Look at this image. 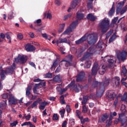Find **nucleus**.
I'll return each instance as SVG.
<instances>
[{
	"label": "nucleus",
	"instance_id": "nucleus-1",
	"mask_svg": "<svg viewBox=\"0 0 127 127\" xmlns=\"http://www.w3.org/2000/svg\"><path fill=\"white\" fill-rule=\"evenodd\" d=\"M86 40H87V42L90 45H92V44H94L97 42L98 37L95 34H85L84 36L76 41L75 43L76 44H77V45H79V44L83 43V42H84V41H86Z\"/></svg>",
	"mask_w": 127,
	"mask_h": 127
},
{
	"label": "nucleus",
	"instance_id": "nucleus-2",
	"mask_svg": "<svg viewBox=\"0 0 127 127\" xmlns=\"http://www.w3.org/2000/svg\"><path fill=\"white\" fill-rule=\"evenodd\" d=\"M99 27L102 33H106L110 29V20L108 18H105L99 23Z\"/></svg>",
	"mask_w": 127,
	"mask_h": 127
},
{
	"label": "nucleus",
	"instance_id": "nucleus-3",
	"mask_svg": "<svg viewBox=\"0 0 127 127\" xmlns=\"http://www.w3.org/2000/svg\"><path fill=\"white\" fill-rule=\"evenodd\" d=\"M14 69H15V64L13 63V66L7 68L6 70H2L0 73L1 80H3L5 78L6 74H12Z\"/></svg>",
	"mask_w": 127,
	"mask_h": 127
},
{
	"label": "nucleus",
	"instance_id": "nucleus-4",
	"mask_svg": "<svg viewBox=\"0 0 127 127\" xmlns=\"http://www.w3.org/2000/svg\"><path fill=\"white\" fill-rule=\"evenodd\" d=\"M127 52L123 51L121 52V51H118L116 52V56L119 61L125 62L127 59Z\"/></svg>",
	"mask_w": 127,
	"mask_h": 127
},
{
	"label": "nucleus",
	"instance_id": "nucleus-5",
	"mask_svg": "<svg viewBox=\"0 0 127 127\" xmlns=\"http://www.w3.org/2000/svg\"><path fill=\"white\" fill-rule=\"evenodd\" d=\"M94 48L90 47L88 50V53H86L83 57V58L80 60V61H85V60H87V59H91L92 56H93V52H94Z\"/></svg>",
	"mask_w": 127,
	"mask_h": 127
},
{
	"label": "nucleus",
	"instance_id": "nucleus-6",
	"mask_svg": "<svg viewBox=\"0 0 127 127\" xmlns=\"http://www.w3.org/2000/svg\"><path fill=\"white\" fill-rule=\"evenodd\" d=\"M67 60H63L60 63V66L62 65V64H64L65 67H68V66L71 65V61L73 59V56L71 55H68L66 57Z\"/></svg>",
	"mask_w": 127,
	"mask_h": 127
},
{
	"label": "nucleus",
	"instance_id": "nucleus-7",
	"mask_svg": "<svg viewBox=\"0 0 127 127\" xmlns=\"http://www.w3.org/2000/svg\"><path fill=\"white\" fill-rule=\"evenodd\" d=\"M27 61V57L23 55H19L17 58L15 59V62L16 63H20V64H23Z\"/></svg>",
	"mask_w": 127,
	"mask_h": 127
},
{
	"label": "nucleus",
	"instance_id": "nucleus-8",
	"mask_svg": "<svg viewBox=\"0 0 127 127\" xmlns=\"http://www.w3.org/2000/svg\"><path fill=\"white\" fill-rule=\"evenodd\" d=\"M8 95L9 104L11 105H16L17 104V99L10 93H9Z\"/></svg>",
	"mask_w": 127,
	"mask_h": 127
},
{
	"label": "nucleus",
	"instance_id": "nucleus-9",
	"mask_svg": "<svg viewBox=\"0 0 127 127\" xmlns=\"http://www.w3.org/2000/svg\"><path fill=\"white\" fill-rule=\"evenodd\" d=\"M99 69H100V68L99 67L98 64L95 63L91 69L92 75L96 76V75H97V73H98V70H99Z\"/></svg>",
	"mask_w": 127,
	"mask_h": 127
},
{
	"label": "nucleus",
	"instance_id": "nucleus-10",
	"mask_svg": "<svg viewBox=\"0 0 127 127\" xmlns=\"http://www.w3.org/2000/svg\"><path fill=\"white\" fill-rule=\"evenodd\" d=\"M126 1H123V2H120L118 3L117 6L116 7V13L117 14H119L120 12H121V10H122V8H123V6H124V4Z\"/></svg>",
	"mask_w": 127,
	"mask_h": 127
},
{
	"label": "nucleus",
	"instance_id": "nucleus-11",
	"mask_svg": "<svg viewBox=\"0 0 127 127\" xmlns=\"http://www.w3.org/2000/svg\"><path fill=\"white\" fill-rule=\"evenodd\" d=\"M25 50L27 52L35 51L36 48L35 47L33 46V45H31L30 44H27L26 45L25 47Z\"/></svg>",
	"mask_w": 127,
	"mask_h": 127
},
{
	"label": "nucleus",
	"instance_id": "nucleus-12",
	"mask_svg": "<svg viewBox=\"0 0 127 127\" xmlns=\"http://www.w3.org/2000/svg\"><path fill=\"white\" fill-rule=\"evenodd\" d=\"M84 77H85V72L81 71L77 76L76 82H82Z\"/></svg>",
	"mask_w": 127,
	"mask_h": 127
},
{
	"label": "nucleus",
	"instance_id": "nucleus-13",
	"mask_svg": "<svg viewBox=\"0 0 127 127\" xmlns=\"http://www.w3.org/2000/svg\"><path fill=\"white\" fill-rule=\"evenodd\" d=\"M73 31V30L72 29V27H68L61 35H69L71 32Z\"/></svg>",
	"mask_w": 127,
	"mask_h": 127
},
{
	"label": "nucleus",
	"instance_id": "nucleus-14",
	"mask_svg": "<svg viewBox=\"0 0 127 127\" xmlns=\"http://www.w3.org/2000/svg\"><path fill=\"white\" fill-rule=\"evenodd\" d=\"M104 92H105V89L104 87L102 88H100V90L96 92V96L97 97H101L102 96H103V94L104 93Z\"/></svg>",
	"mask_w": 127,
	"mask_h": 127
},
{
	"label": "nucleus",
	"instance_id": "nucleus-15",
	"mask_svg": "<svg viewBox=\"0 0 127 127\" xmlns=\"http://www.w3.org/2000/svg\"><path fill=\"white\" fill-rule=\"evenodd\" d=\"M84 17V14H83L81 12H77L76 13V17L77 18V20L79 21V20H81V19H83Z\"/></svg>",
	"mask_w": 127,
	"mask_h": 127
},
{
	"label": "nucleus",
	"instance_id": "nucleus-16",
	"mask_svg": "<svg viewBox=\"0 0 127 127\" xmlns=\"http://www.w3.org/2000/svg\"><path fill=\"white\" fill-rule=\"evenodd\" d=\"M48 105V103L46 101L42 102L41 103V105L39 107V109L40 110H44L45 109V107Z\"/></svg>",
	"mask_w": 127,
	"mask_h": 127
},
{
	"label": "nucleus",
	"instance_id": "nucleus-17",
	"mask_svg": "<svg viewBox=\"0 0 127 127\" xmlns=\"http://www.w3.org/2000/svg\"><path fill=\"white\" fill-rule=\"evenodd\" d=\"M87 18H88V19H90V20H92V21H94L96 20V19H97V17L94 16V15H93V14L92 13L88 14Z\"/></svg>",
	"mask_w": 127,
	"mask_h": 127
},
{
	"label": "nucleus",
	"instance_id": "nucleus-18",
	"mask_svg": "<svg viewBox=\"0 0 127 127\" xmlns=\"http://www.w3.org/2000/svg\"><path fill=\"white\" fill-rule=\"evenodd\" d=\"M106 65H102V68L99 70V74H100V75H104V74H105V72H106Z\"/></svg>",
	"mask_w": 127,
	"mask_h": 127
},
{
	"label": "nucleus",
	"instance_id": "nucleus-19",
	"mask_svg": "<svg viewBox=\"0 0 127 127\" xmlns=\"http://www.w3.org/2000/svg\"><path fill=\"white\" fill-rule=\"evenodd\" d=\"M12 34V33L11 32H7L5 34L6 38L9 40V43H11V38L10 36Z\"/></svg>",
	"mask_w": 127,
	"mask_h": 127
},
{
	"label": "nucleus",
	"instance_id": "nucleus-20",
	"mask_svg": "<svg viewBox=\"0 0 127 127\" xmlns=\"http://www.w3.org/2000/svg\"><path fill=\"white\" fill-rule=\"evenodd\" d=\"M112 120H113V116L112 114L110 115V117L106 122V127H110L112 125Z\"/></svg>",
	"mask_w": 127,
	"mask_h": 127
},
{
	"label": "nucleus",
	"instance_id": "nucleus-21",
	"mask_svg": "<svg viewBox=\"0 0 127 127\" xmlns=\"http://www.w3.org/2000/svg\"><path fill=\"white\" fill-rule=\"evenodd\" d=\"M31 86H28L26 89V97H29V95L31 94Z\"/></svg>",
	"mask_w": 127,
	"mask_h": 127
},
{
	"label": "nucleus",
	"instance_id": "nucleus-22",
	"mask_svg": "<svg viewBox=\"0 0 127 127\" xmlns=\"http://www.w3.org/2000/svg\"><path fill=\"white\" fill-rule=\"evenodd\" d=\"M114 4L113 3L111 9L109 11V16H113L114 13H115V7L114 6Z\"/></svg>",
	"mask_w": 127,
	"mask_h": 127
},
{
	"label": "nucleus",
	"instance_id": "nucleus-23",
	"mask_svg": "<svg viewBox=\"0 0 127 127\" xmlns=\"http://www.w3.org/2000/svg\"><path fill=\"white\" fill-rule=\"evenodd\" d=\"M53 81L54 82H61V77H60V75H57L55 77L53 78Z\"/></svg>",
	"mask_w": 127,
	"mask_h": 127
},
{
	"label": "nucleus",
	"instance_id": "nucleus-24",
	"mask_svg": "<svg viewBox=\"0 0 127 127\" xmlns=\"http://www.w3.org/2000/svg\"><path fill=\"white\" fill-rule=\"evenodd\" d=\"M82 53H83V51H82V49H79L78 50H76L75 55L77 57H81Z\"/></svg>",
	"mask_w": 127,
	"mask_h": 127
},
{
	"label": "nucleus",
	"instance_id": "nucleus-25",
	"mask_svg": "<svg viewBox=\"0 0 127 127\" xmlns=\"http://www.w3.org/2000/svg\"><path fill=\"white\" fill-rule=\"evenodd\" d=\"M109 118V115H108V114L106 113L105 114H104L102 116L101 121L102 123H104L105 121H106V120H108Z\"/></svg>",
	"mask_w": 127,
	"mask_h": 127
},
{
	"label": "nucleus",
	"instance_id": "nucleus-26",
	"mask_svg": "<svg viewBox=\"0 0 127 127\" xmlns=\"http://www.w3.org/2000/svg\"><path fill=\"white\" fill-rule=\"evenodd\" d=\"M78 20H76L75 21L73 22L71 25L69 26V27H71L72 30L74 29L77 25H78Z\"/></svg>",
	"mask_w": 127,
	"mask_h": 127
},
{
	"label": "nucleus",
	"instance_id": "nucleus-27",
	"mask_svg": "<svg viewBox=\"0 0 127 127\" xmlns=\"http://www.w3.org/2000/svg\"><path fill=\"white\" fill-rule=\"evenodd\" d=\"M121 111L125 114V115L127 114V107H126L124 105H122L121 106Z\"/></svg>",
	"mask_w": 127,
	"mask_h": 127
},
{
	"label": "nucleus",
	"instance_id": "nucleus-28",
	"mask_svg": "<svg viewBox=\"0 0 127 127\" xmlns=\"http://www.w3.org/2000/svg\"><path fill=\"white\" fill-rule=\"evenodd\" d=\"M76 6H77V5L76 4H74V3L72 2L70 7L67 10L68 12H70V11H71V9H74Z\"/></svg>",
	"mask_w": 127,
	"mask_h": 127
},
{
	"label": "nucleus",
	"instance_id": "nucleus-29",
	"mask_svg": "<svg viewBox=\"0 0 127 127\" xmlns=\"http://www.w3.org/2000/svg\"><path fill=\"white\" fill-rule=\"evenodd\" d=\"M114 80H115V84L116 86H119L120 85V82L121 81V79L119 77L116 76L114 77Z\"/></svg>",
	"mask_w": 127,
	"mask_h": 127
},
{
	"label": "nucleus",
	"instance_id": "nucleus-30",
	"mask_svg": "<svg viewBox=\"0 0 127 127\" xmlns=\"http://www.w3.org/2000/svg\"><path fill=\"white\" fill-rule=\"evenodd\" d=\"M121 75H123L124 77H126L127 75V70L126 68V66H124L123 67V70L121 73Z\"/></svg>",
	"mask_w": 127,
	"mask_h": 127
},
{
	"label": "nucleus",
	"instance_id": "nucleus-31",
	"mask_svg": "<svg viewBox=\"0 0 127 127\" xmlns=\"http://www.w3.org/2000/svg\"><path fill=\"white\" fill-rule=\"evenodd\" d=\"M37 105H38V102L35 101L32 104L31 106H29V108H31V109L36 108L37 107Z\"/></svg>",
	"mask_w": 127,
	"mask_h": 127
},
{
	"label": "nucleus",
	"instance_id": "nucleus-32",
	"mask_svg": "<svg viewBox=\"0 0 127 127\" xmlns=\"http://www.w3.org/2000/svg\"><path fill=\"white\" fill-rule=\"evenodd\" d=\"M123 119H124V114H119V120H116L115 121V124H117L119 121H121L122 122V121H123Z\"/></svg>",
	"mask_w": 127,
	"mask_h": 127
},
{
	"label": "nucleus",
	"instance_id": "nucleus-33",
	"mask_svg": "<svg viewBox=\"0 0 127 127\" xmlns=\"http://www.w3.org/2000/svg\"><path fill=\"white\" fill-rule=\"evenodd\" d=\"M64 97H66V95H62L60 97V101L62 105H64L65 104V100H64Z\"/></svg>",
	"mask_w": 127,
	"mask_h": 127
},
{
	"label": "nucleus",
	"instance_id": "nucleus-34",
	"mask_svg": "<svg viewBox=\"0 0 127 127\" xmlns=\"http://www.w3.org/2000/svg\"><path fill=\"white\" fill-rule=\"evenodd\" d=\"M88 101V96H83V100L82 101V105H85Z\"/></svg>",
	"mask_w": 127,
	"mask_h": 127
},
{
	"label": "nucleus",
	"instance_id": "nucleus-35",
	"mask_svg": "<svg viewBox=\"0 0 127 127\" xmlns=\"http://www.w3.org/2000/svg\"><path fill=\"white\" fill-rule=\"evenodd\" d=\"M127 93L125 92L124 94V96L122 98L121 100L124 101V102H125V103H127Z\"/></svg>",
	"mask_w": 127,
	"mask_h": 127
},
{
	"label": "nucleus",
	"instance_id": "nucleus-36",
	"mask_svg": "<svg viewBox=\"0 0 127 127\" xmlns=\"http://www.w3.org/2000/svg\"><path fill=\"white\" fill-rule=\"evenodd\" d=\"M127 5H125L124 7L121 10V15H123L124 13H125V12H127Z\"/></svg>",
	"mask_w": 127,
	"mask_h": 127
},
{
	"label": "nucleus",
	"instance_id": "nucleus-37",
	"mask_svg": "<svg viewBox=\"0 0 127 127\" xmlns=\"http://www.w3.org/2000/svg\"><path fill=\"white\" fill-rule=\"evenodd\" d=\"M104 45H105V44L103 42L99 41L97 45V47H98V48H100V49H102V48H103V46Z\"/></svg>",
	"mask_w": 127,
	"mask_h": 127
},
{
	"label": "nucleus",
	"instance_id": "nucleus-38",
	"mask_svg": "<svg viewBox=\"0 0 127 127\" xmlns=\"http://www.w3.org/2000/svg\"><path fill=\"white\" fill-rule=\"evenodd\" d=\"M116 38H117V35H116V34H114L109 39V43H111V42H113V41H114V40H115V39H116Z\"/></svg>",
	"mask_w": 127,
	"mask_h": 127
},
{
	"label": "nucleus",
	"instance_id": "nucleus-39",
	"mask_svg": "<svg viewBox=\"0 0 127 127\" xmlns=\"http://www.w3.org/2000/svg\"><path fill=\"white\" fill-rule=\"evenodd\" d=\"M101 85V83L98 82V81H94L92 87L93 88H96V87H98V86Z\"/></svg>",
	"mask_w": 127,
	"mask_h": 127
},
{
	"label": "nucleus",
	"instance_id": "nucleus-40",
	"mask_svg": "<svg viewBox=\"0 0 127 127\" xmlns=\"http://www.w3.org/2000/svg\"><path fill=\"white\" fill-rule=\"evenodd\" d=\"M76 117H78L79 119H83L82 116L81 117L80 116L81 114H82V112H81V111L77 110L76 111Z\"/></svg>",
	"mask_w": 127,
	"mask_h": 127
},
{
	"label": "nucleus",
	"instance_id": "nucleus-41",
	"mask_svg": "<svg viewBox=\"0 0 127 127\" xmlns=\"http://www.w3.org/2000/svg\"><path fill=\"white\" fill-rule=\"evenodd\" d=\"M91 61H87V62L85 63V68H90L91 67Z\"/></svg>",
	"mask_w": 127,
	"mask_h": 127
},
{
	"label": "nucleus",
	"instance_id": "nucleus-42",
	"mask_svg": "<svg viewBox=\"0 0 127 127\" xmlns=\"http://www.w3.org/2000/svg\"><path fill=\"white\" fill-rule=\"evenodd\" d=\"M60 43H67L68 42V41L67 40V38H60Z\"/></svg>",
	"mask_w": 127,
	"mask_h": 127
},
{
	"label": "nucleus",
	"instance_id": "nucleus-43",
	"mask_svg": "<svg viewBox=\"0 0 127 127\" xmlns=\"http://www.w3.org/2000/svg\"><path fill=\"white\" fill-rule=\"evenodd\" d=\"M58 64V62L57 61H55V62H54L53 65L52 66L51 69V70H52V69H53V68H56V66H57V64Z\"/></svg>",
	"mask_w": 127,
	"mask_h": 127
},
{
	"label": "nucleus",
	"instance_id": "nucleus-44",
	"mask_svg": "<svg viewBox=\"0 0 127 127\" xmlns=\"http://www.w3.org/2000/svg\"><path fill=\"white\" fill-rule=\"evenodd\" d=\"M26 115H24V117H23V120H24V118H26V120H27V121H29V120H30V118H31V115L30 114V113H29L27 116H26Z\"/></svg>",
	"mask_w": 127,
	"mask_h": 127
},
{
	"label": "nucleus",
	"instance_id": "nucleus-45",
	"mask_svg": "<svg viewBox=\"0 0 127 127\" xmlns=\"http://www.w3.org/2000/svg\"><path fill=\"white\" fill-rule=\"evenodd\" d=\"M1 96L2 99L5 100V99H7V98H8V94L7 93H4L2 94Z\"/></svg>",
	"mask_w": 127,
	"mask_h": 127
},
{
	"label": "nucleus",
	"instance_id": "nucleus-46",
	"mask_svg": "<svg viewBox=\"0 0 127 127\" xmlns=\"http://www.w3.org/2000/svg\"><path fill=\"white\" fill-rule=\"evenodd\" d=\"M80 120L81 121V124H84V123H86V122H88L89 118H86L84 119H83V117H82V118H80Z\"/></svg>",
	"mask_w": 127,
	"mask_h": 127
},
{
	"label": "nucleus",
	"instance_id": "nucleus-47",
	"mask_svg": "<svg viewBox=\"0 0 127 127\" xmlns=\"http://www.w3.org/2000/svg\"><path fill=\"white\" fill-rule=\"evenodd\" d=\"M87 111L88 109H87V107L85 105H83L82 107V113H83V114H86Z\"/></svg>",
	"mask_w": 127,
	"mask_h": 127
},
{
	"label": "nucleus",
	"instance_id": "nucleus-48",
	"mask_svg": "<svg viewBox=\"0 0 127 127\" xmlns=\"http://www.w3.org/2000/svg\"><path fill=\"white\" fill-rule=\"evenodd\" d=\"M65 110L64 109H63V110H62L60 111V113L61 115V117L62 118H64V114H65Z\"/></svg>",
	"mask_w": 127,
	"mask_h": 127
},
{
	"label": "nucleus",
	"instance_id": "nucleus-49",
	"mask_svg": "<svg viewBox=\"0 0 127 127\" xmlns=\"http://www.w3.org/2000/svg\"><path fill=\"white\" fill-rule=\"evenodd\" d=\"M45 78H52V73L48 72L45 75Z\"/></svg>",
	"mask_w": 127,
	"mask_h": 127
},
{
	"label": "nucleus",
	"instance_id": "nucleus-50",
	"mask_svg": "<svg viewBox=\"0 0 127 127\" xmlns=\"http://www.w3.org/2000/svg\"><path fill=\"white\" fill-rule=\"evenodd\" d=\"M110 99H111V100H114V99H115V98H116V97H117V96L116 95V94L115 93H112V94H110L109 96Z\"/></svg>",
	"mask_w": 127,
	"mask_h": 127
},
{
	"label": "nucleus",
	"instance_id": "nucleus-51",
	"mask_svg": "<svg viewBox=\"0 0 127 127\" xmlns=\"http://www.w3.org/2000/svg\"><path fill=\"white\" fill-rule=\"evenodd\" d=\"M110 83V80L109 79H105V81L103 82V86H107Z\"/></svg>",
	"mask_w": 127,
	"mask_h": 127
},
{
	"label": "nucleus",
	"instance_id": "nucleus-52",
	"mask_svg": "<svg viewBox=\"0 0 127 127\" xmlns=\"http://www.w3.org/2000/svg\"><path fill=\"white\" fill-rule=\"evenodd\" d=\"M72 16V14H68V15H64V20H66V19L71 17Z\"/></svg>",
	"mask_w": 127,
	"mask_h": 127
},
{
	"label": "nucleus",
	"instance_id": "nucleus-53",
	"mask_svg": "<svg viewBox=\"0 0 127 127\" xmlns=\"http://www.w3.org/2000/svg\"><path fill=\"white\" fill-rule=\"evenodd\" d=\"M66 112L68 113H71V108H70V105H67L66 106Z\"/></svg>",
	"mask_w": 127,
	"mask_h": 127
},
{
	"label": "nucleus",
	"instance_id": "nucleus-54",
	"mask_svg": "<svg viewBox=\"0 0 127 127\" xmlns=\"http://www.w3.org/2000/svg\"><path fill=\"white\" fill-rule=\"evenodd\" d=\"M53 121H58V116L57 115V114H55L53 115Z\"/></svg>",
	"mask_w": 127,
	"mask_h": 127
},
{
	"label": "nucleus",
	"instance_id": "nucleus-55",
	"mask_svg": "<svg viewBox=\"0 0 127 127\" xmlns=\"http://www.w3.org/2000/svg\"><path fill=\"white\" fill-rule=\"evenodd\" d=\"M66 91H67V88H64L63 89H62L61 91L59 93V95H62L63 94L65 93V92H66Z\"/></svg>",
	"mask_w": 127,
	"mask_h": 127
},
{
	"label": "nucleus",
	"instance_id": "nucleus-56",
	"mask_svg": "<svg viewBox=\"0 0 127 127\" xmlns=\"http://www.w3.org/2000/svg\"><path fill=\"white\" fill-rule=\"evenodd\" d=\"M18 124V122L17 121H15L13 122L12 123L10 124L11 127H16V125Z\"/></svg>",
	"mask_w": 127,
	"mask_h": 127
},
{
	"label": "nucleus",
	"instance_id": "nucleus-57",
	"mask_svg": "<svg viewBox=\"0 0 127 127\" xmlns=\"http://www.w3.org/2000/svg\"><path fill=\"white\" fill-rule=\"evenodd\" d=\"M87 7L89 9L93 8V3L92 2H89L87 3Z\"/></svg>",
	"mask_w": 127,
	"mask_h": 127
},
{
	"label": "nucleus",
	"instance_id": "nucleus-58",
	"mask_svg": "<svg viewBox=\"0 0 127 127\" xmlns=\"http://www.w3.org/2000/svg\"><path fill=\"white\" fill-rule=\"evenodd\" d=\"M42 85V82H40L38 84H36L35 86H34V88L35 89H38V87H39V86H41Z\"/></svg>",
	"mask_w": 127,
	"mask_h": 127
},
{
	"label": "nucleus",
	"instance_id": "nucleus-59",
	"mask_svg": "<svg viewBox=\"0 0 127 127\" xmlns=\"http://www.w3.org/2000/svg\"><path fill=\"white\" fill-rule=\"evenodd\" d=\"M80 0H73L72 2H73L74 4L78 5V3H80Z\"/></svg>",
	"mask_w": 127,
	"mask_h": 127
},
{
	"label": "nucleus",
	"instance_id": "nucleus-60",
	"mask_svg": "<svg viewBox=\"0 0 127 127\" xmlns=\"http://www.w3.org/2000/svg\"><path fill=\"white\" fill-rule=\"evenodd\" d=\"M28 35H29L30 37H31V38H34V33L33 32H29L28 33Z\"/></svg>",
	"mask_w": 127,
	"mask_h": 127
},
{
	"label": "nucleus",
	"instance_id": "nucleus-61",
	"mask_svg": "<svg viewBox=\"0 0 127 127\" xmlns=\"http://www.w3.org/2000/svg\"><path fill=\"white\" fill-rule=\"evenodd\" d=\"M17 38L20 40H21V39H23V35H22V34H18L17 35Z\"/></svg>",
	"mask_w": 127,
	"mask_h": 127
},
{
	"label": "nucleus",
	"instance_id": "nucleus-62",
	"mask_svg": "<svg viewBox=\"0 0 127 127\" xmlns=\"http://www.w3.org/2000/svg\"><path fill=\"white\" fill-rule=\"evenodd\" d=\"M69 123L71 126H74L75 125V120L74 119H70L69 120Z\"/></svg>",
	"mask_w": 127,
	"mask_h": 127
},
{
	"label": "nucleus",
	"instance_id": "nucleus-63",
	"mask_svg": "<svg viewBox=\"0 0 127 127\" xmlns=\"http://www.w3.org/2000/svg\"><path fill=\"white\" fill-rule=\"evenodd\" d=\"M55 3L57 4V5L60 6V5L61 4V1H60V0H56Z\"/></svg>",
	"mask_w": 127,
	"mask_h": 127
},
{
	"label": "nucleus",
	"instance_id": "nucleus-64",
	"mask_svg": "<svg viewBox=\"0 0 127 127\" xmlns=\"http://www.w3.org/2000/svg\"><path fill=\"white\" fill-rule=\"evenodd\" d=\"M108 63L110 66L111 65H113L114 64V60L112 59L108 60Z\"/></svg>",
	"mask_w": 127,
	"mask_h": 127
}]
</instances>
